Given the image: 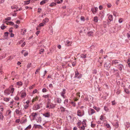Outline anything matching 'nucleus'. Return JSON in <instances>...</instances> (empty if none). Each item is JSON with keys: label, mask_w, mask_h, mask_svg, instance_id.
<instances>
[{"label": "nucleus", "mask_w": 130, "mask_h": 130, "mask_svg": "<svg viewBox=\"0 0 130 130\" xmlns=\"http://www.w3.org/2000/svg\"><path fill=\"white\" fill-rule=\"evenodd\" d=\"M16 23L17 24H19L20 23V22L19 20H17L16 21Z\"/></svg>", "instance_id": "obj_58"}, {"label": "nucleus", "mask_w": 130, "mask_h": 130, "mask_svg": "<svg viewBox=\"0 0 130 130\" xmlns=\"http://www.w3.org/2000/svg\"><path fill=\"white\" fill-rule=\"evenodd\" d=\"M123 21V19L122 18H120L119 19V22L120 23H121Z\"/></svg>", "instance_id": "obj_50"}, {"label": "nucleus", "mask_w": 130, "mask_h": 130, "mask_svg": "<svg viewBox=\"0 0 130 130\" xmlns=\"http://www.w3.org/2000/svg\"><path fill=\"white\" fill-rule=\"evenodd\" d=\"M98 8L97 7L95 8L92 9V11L94 14H95L97 11Z\"/></svg>", "instance_id": "obj_16"}, {"label": "nucleus", "mask_w": 130, "mask_h": 130, "mask_svg": "<svg viewBox=\"0 0 130 130\" xmlns=\"http://www.w3.org/2000/svg\"><path fill=\"white\" fill-rule=\"evenodd\" d=\"M43 98H47L49 97H51V96L50 94H48L47 95H43Z\"/></svg>", "instance_id": "obj_24"}, {"label": "nucleus", "mask_w": 130, "mask_h": 130, "mask_svg": "<svg viewBox=\"0 0 130 130\" xmlns=\"http://www.w3.org/2000/svg\"><path fill=\"white\" fill-rule=\"evenodd\" d=\"M86 125V124H85L84 125H81L80 126H78V127L79 128L80 130H85Z\"/></svg>", "instance_id": "obj_12"}, {"label": "nucleus", "mask_w": 130, "mask_h": 130, "mask_svg": "<svg viewBox=\"0 0 130 130\" xmlns=\"http://www.w3.org/2000/svg\"><path fill=\"white\" fill-rule=\"evenodd\" d=\"M25 44L26 43L25 42H24L23 43V44H22L21 46L22 47H23L24 46Z\"/></svg>", "instance_id": "obj_61"}, {"label": "nucleus", "mask_w": 130, "mask_h": 130, "mask_svg": "<svg viewBox=\"0 0 130 130\" xmlns=\"http://www.w3.org/2000/svg\"><path fill=\"white\" fill-rule=\"evenodd\" d=\"M123 67V65L121 64H119V70L120 71L122 69Z\"/></svg>", "instance_id": "obj_28"}, {"label": "nucleus", "mask_w": 130, "mask_h": 130, "mask_svg": "<svg viewBox=\"0 0 130 130\" xmlns=\"http://www.w3.org/2000/svg\"><path fill=\"white\" fill-rule=\"evenodd\" d=\"M72 44V42L69 41H67L65 44L66 45L69 46H71V44Z\"/></svg>", "instance_id": "obj_14"}, {"label": "nucleus", "mask_w": 130, "mask_h": 130, "mask_svg": "<svg viewBox=\"0 0 130 130\" xmlns=\"http://www.w3.org/2000/svg\"><path fill=\"white\" fill-rule=\"evenodd\" d=\"M31 127V126L30 125L26 128L25 129V130L29 129H30Z\"/></svg>", "instance_id": "obj_38"}, {"label": "nucleus", "mask_w": 130, "mask_h": 130, "mask_svg": "<svg viewBox=\"0 0 130 130\" xmlns=\"http://www.w3.org/2000/svg\"><path fill=\"white\" fill-rule=\"evenodd\" d=\"M4 118V116L3 113L1 111H0V120L3 121V120Z\"/></svg>", "instance_id": "obj_11"}, {"label": "nucleus", "mask_w": 130, "mask_h": 130, "mask_svg": "<svg viewBox=\"0 0 130 130\" xmlns=\"http://www.w3.org/2000/svg\"><path fill=\"white\" fill-rule=\"evenodd\" d=\"M116 127V128H118L119 127V125L118 123L116 122L115 124Z\"/></svg>", "instance_id": "obj_60"}, {"label": "nucleus", "mask_w": 130, "mask_h": 130, "mask_svg": "<svg viewBox=\"0 0 130 130\" xmlns=\"http://www.w3.org/2000/svg\"><path fill=\"white\" fill-rule=\"evenodd\" d=\"M9 32H7L5 33V36L6 37H7L8 36Z\"/></svg>", "instance_id": "obj_48"}, {"label": "nucleus", "mask_w": 130, "mask_h": 130, "mask_svg": "<svg viewBox=\"0 0 130 130\" xmlns=\"http://www.w3.org/2000/svg\"><path fill=\"white\" fill-rule=\"evenodd\" d=\"M6 23L7 25H13L14 24V23L12 22H7Z\"/></svg>", "instance_id": "obj_29"}, {"label": "nucleus", "mask_w": 130, "mask_h": 130, "mask_svg": "<svg viewBox=\"0 0 130 130\" xmlns=\"http://www.w3.org/2000/svg\"><path fill=\"white\" fill-rule=\"evenodd\" d=\"M48 1V0H44L40 2V4L41 5H43V4L47 2Z\"/></svg>", "instance_id": "obj_22"}, {"label": "nucleus", "mask_w": 130, "mask_h": 130, "mask_svg": "<svg viewBox=\"0 0 130 130\" xmlns=\"http://www.w3.org/2000/svg\"><path fill=\"white\" fill-rule=\"evenodd\" d=\"M79 94L80 93H76V97H75L74 98V100L75 101H76L78 100V99L79 98L80 96L79 95Z\"/></svg>", "instance_id": "obj_10"}, {"label": "nucleus", "mask_w": 130, "mask_h": 130, "mask_svg": "<svg viewBox=\"0 0 130 130\" xmlns=\"http://www.w3.org/2000/svg\"><path fill=\"white\" fill-rule=\"evenodd\" d=\"M56 3L54 2H52L49 5L50 6L52 7L53 6H55L56 5Z\"/></svg>", "instance_id": "obj_30"}, {"label": "nucleus", "mask_w": 130, "mask_h": 130, "mask_svg": "<svg viewBox=\"0 0 130 130\" xmlns=\"http://www.w3.org/2000/svg\"><path fill=\"white\" fill-rule=\"evenodd\" d=\"M33 109L35 110H37L40 108V106L38 104L34 105L33 107Z\"/></svg>", "instance_id": "obj_13"}, {"label": "nucleus", "mask_w": 130, "mask_h": 130, "mask_svg": "<svg viewBox=\"0 0 130 130\" xmlns=\"http://www.w3.org/2000/svg\"><path fill=\"white\" fill-rule=\"evenodd\" d=\"M93 108L96 110L97 112L99 111L100 110V108L99 107H97L96 106H94Z\"/></svg>", "instance_id": "obj_27"}, {"label": "nucleus", "mask_w": 130, "mask_h": 130, "mask_svg": "<svg viewBox=\"0 0 130 130\" xmlns=\"http://www.w3.org/2000/svg\"><path fill=\"white\" fill-rule=\"evenodd\" d=\"M66 90L64 89H63L62 91L60 93L61 95L64 98H65L66 97V96L64 95V94L66 93Z\"/></svg>", "instance_id": "obj_8"}, {"label": "nucleus", "mask_w": 130, "mask_h": 130, "mask_svg": "<svg viewBox=\"0 0 130 130\" xmlns=\"http://www.w3.org/2000/svg\"><path fill=\"white\" fill-rule=\"evenodd\" d=\"M29 100H27L26 102H25V103L26 104H25L24 105V108H23L24 110H25L27 109L29 106Z\"/></svg>", "instance_id": "obj_6"}, {"label": "nucleus", "mask_w": 130, "mask_h": 130, "mask_svg": "<svg viewBox=\"0 0 130 130\" xmlns=\"http://www.w3.org/2000/svg\"><path fill=\"white\" fill-rule=\"evenodd\" d=\"M38 99V97L37 96H36L32 100V103H33L36 101H37Z\"/></svg>", "instance_id": "obj_17"}, {"label": "nucleus", "mask_w": 130, "mask_h": 130, "mask_svg": "<svg viewBox=\"0 0 130 130\" xmlns=\"http://www.w3.org/2000/svg\"><path fill=\"white\" fill-rule=\"evenodd\" d=\"M19 97L17 96H16V97L15 98V100H18L19 99Z\"/></svg>", "instance_id": "obj_53"}, {"label": "nucleus", "mask_w": 130, "mask_h": 130, "mask_svg": "<svg viewBox=\"0 0 130 130\" xmlns=\"http://www.w3.org/2000/svg\"><path fill=\"white\" fill-rule=\"evenodd\" d=\"M37 115V114L36 113H33L31 114V116L34 117L33 118H34Z\"/></svg>", "instance_id": "obj_36"}, {"label": "nucleus", "mask_w": 130, "mask_h": 130, "mask_svg": "<svg viewBox=\"0 0 130 130\" xmlns=\"http://www.w3.org/2000/svg\"><path fill=\"white\" fill-rule=\"evenodd\" d=\"M88 35L89 36H91L93 35V32L91 31H90L89 32H88Z\"/></svg>", "instance_id": "obj_41"}, {"label": "nucleus", "mask_w": 130, "mask_h": 130, "mask_svg": "<svg viewBox=\"0 0 130 130\" xmlns=\"http://www.w3.org/2000/svg\"><path fill=\"white\" fill-rule=\"evenodd\" d=\"M10 98V97L8 98L5 97L4 98L3 100L6 102H8L9 101Z\"/></svg>", "instance_id": "obj_26"}, {"label": "nucleus", "mask_w": 130, "mask_h": 130, "mask_svg": "<svg viewBox=\"0 0 130 130\" xmlns=\"http://www.w3.org/2000/svg\"><path fill=\"white\" fill-rule=\"evenodd\" d=\"M40 70V68H39L38 69H37L36 71L35 72V74H37V73H38L39 71Z\"/></svg>", "instance_id": "obj_45"}, {"label": "nucleus", "mask_w": 130, "mask_h": 130, "mask_svg": "<svg viewBox=\"0 0 130 130\" xmlns=\"http://www.w3.org/2000/svg\"><path fill=\"white\" fill-rule=\"evenodd\" d=\"M104 110L106 111H107L108 110V108L106 107H105L104 108Z\"/></svg>", "instance_id": "obj_59"}, {"label": "nucleus", "mask_w": 130, "mask_h": 130, "mask_svg": "<svg viewBox=\"0 0 130 130\" xmlns=\"http://www.w3.org/2000/svg\"><path fill=\"white\" fill-rule=\"evenodd\" d=\"M31 67V63H29L28 64L27 66V68H29Z\"/></svg>", "instance_id": "obj_49"}, {"label": "nucleus", "mask_w": 130, "mask_h": 130, "mask_svg": "<svg viewBox=\"0 0 130 130\" xmlns=\"http://www.w3.org/2000/svg\"><path fill=\"white\" fill-rule=\"evenodd\" d=\"M108 19L110 21H112L113 20V17L112 15H110L108 17Z\"/></svg>", "instance_id": "obj_31"}, {"label": "nucleus", "mask_w": 130, "mask_h": 130, "mask_svg": "<svg viewBox=\"0 0 130 130\" xmlns=\"http://www.w3.org/2000/svg\"><path fill=\"white\" fill-rule=\"evenodd\" d=\"M15 112L17 114H18L20 113V111L18 109H17L15 111Z\"/></svg>", "instance_id": "obj_43"}, {"label": "nucleus", "mask_w": 130, "mask_h": 130, "mask_svg": "<svg viewBox=\"0 0 130 130\" xmlns=\"http://www.w3.org/2000/svg\"><path fill=\"white\" fill-rule=\"evenodd\" d=\"M95 126V124L93 123V122H91V126L92 127H94Z\"/></svg>", "instance_id": "obj_44"}, {"label": "nucleus", "mask_w": 130, "mask_h": 130, "mask_svg": "<svg viewBox=\"0 0 130 130\" xmlns=\"http://www.w3.org/2000/svg\"><path fill=\"white\" fill-rule=\"evenodd\" d=\"M46 89L45 88H44L42 89V91L43 92H46Z\"/></svg>", "instance_id": "obj_51"}, {"label": "nucleus", "mask_w": 130, "mask_h": 130, "mask_svg": "<svg viewBox=\"0 0 130 130\" xmlns=\"http://www.w3.org/2000/svg\"><path fill=\"white\" fill-rule=\"evenodd\" d=\"M21 53L22 54H24V56H27L28 54V52H27L25 51L24 50H22L21 52Z\"/></svg>", "instance_id": "obj_20"}, {"label": "nucleus", "mask_w": 130, "mask_h": 130, "mask_svg": "<svg viewBox=\"0 0 130 130\" xmlns=\"http://www.w3.org/2000/svg\"><path fill=\"white\" fill-rule=\"evenodd\" d=\"M17 85L20 86H22V83L21 82H17Z\"/></svg>", "instance_id": "obj_32"}, {"label": "nucleus", "mask_w": 130, "mask_h": 130, "mask_svg": "<svg viewBox=\"0 0 130 130\" xmlns=\"http://www.w3.org/2000/svg\"><path fill=\"white\" fill-rule=\"evenodd\" d=\"M56 104H53L51 102H47L46 105L45 106L46 108L48 109H54L56 106Z\"/></svg>", "instance_id": "obj_2"}, {"label": "nucleus", "mask_w": 130, "mask_h": 130, "mask_svg": "<svg viewBox=\"0 0 130 130\" xmlns=\"http://www.w3.org/2000/svg\"><path fill=\"white\" fill-rule=\"evenodd\" d=\"M118 63V61L117 60H115L114 61H112V63L113 64H116Z\"/></svg>", "instance_id": "obj_40"}, {"label": "nucleus", "mask_w": 130, "mask_h": 130, "mask_svg": "<svg viewBox=\"0 0 130 130\" xmlns=\"http://www.w3.org/2000/svg\"><path fill=\"white\" fill-rule=\"evenodd\" d=\"M14 88L12 86H10L8 89L4 91V93L6 95H9L10 93H13L14 91Z\"/></svg>", "instance_id": "obj_1"}, {"label": "nucleus", "mask_w": 130, "mask_h": 130, "mask_svg": "<svg viewBox=\"0 0 130 130\" xmlns=\"http://www.w3.org/2000/svg\"><path fill=\"white\" fill-rule=\"evenodd\" d=\"M57 101L58 103H61V99L60 98H57Z\"/></svg>", "instance_id": "obj_33"}, {"label": "nucleus", "mask_w": 130, "mask_h": 130, "mask_svg": "<svg viewBox=\"0 0 130 130\" xmlns=\"http://www.w3.org/2000/svg\"><path fill=\"white\" fill-rule=\"evenodd\" d=\"M11 19V18L10 17H9L6 18L5 19V20H7V21L10 20Z\"/></svg>", "instance_id": "obj_46"}, {"label": "nucleus", "mask_w": 130, "mask_h": 130, "mask_svg": "<svg viewBox=\"0 0 130 130\" xmlns=\"http://www.w3.org/2000/svg\"><path fill=\"white\" fill-rule=\"evenodd\" d=\"M55 3H57L58 4H60L61 3V2L59 0H55Z\"/></svg>", "instance_id": "obj_47"}, {"label": "nucleus", "mask_w": 130, "mask_h": 130, "mask_svg": "<svg viewBox=\"0 0 130 130\" xmlns=\"http://www.w3.org/2000/svg\"><path fill=\"white\" fill-rule=\"evenodd\" d=\"M21 93V97L22 98H25L26 96V93L25 92H23Z\"/></svg>", "instance_id": "obj_15"}, {"label": "nucleus", "mask_w": 130, "mask_h": 130, "mask_svg": "<svg viewBox=\"0 0 130 130\" xmlns=\"http://www.w3.org/2000/svg\"><path fill=\"white\" fill-rule=\"evenodd\" d=\"M75 77H77L79 75V74L77 71H75Z\"/></svg>", "instance_id": "obj_34"}, {"label": "nucleus", "mask_w": 130, "mask_h": 130, "mask_svg": "<svg viewBox=\"0 0 130 130\" xmlns=\"http://www.w3.org/2000/svg\"><path fill=\"white\" fill-rule=\"evenodd\" d=\"M11 111L10 110H7L5 113V116H8L9 117H11Z\"/></svg>", "instance_id": "obj_9"}, {"label": "nucleus", "mask_w": 130, "mask_h": 130, "mask_svg": "<svg viewBox=\"0 0 130 130\" xmlns=\"http://www.w3.org/2000/svg\"><path fill=\"white\" fill-rule=\"evenodd\" d=\"M127 38L129 39H130V35L128 33L127 34Z\"/></svg>", "instance_id": "obj_55"}, {"label": "nucleus", "mask_w": 130, "mask_h": 130, "mask_svg": "<svg viewBox=\"0 0 130 130\" xmlns=\"http://www.w3.org/2000/svg\"><path fill=\"white\" fill-rule=\"evenodd\" d=\"M44 49H41L40 50V54H41L44 52Z\"/></svg>", "instance_id": "obj_42"}, {"label": "nucleus", "mask_w": 130, "mask_h": 130, "mask_svg": "<svg viewBox=\"0 0 130 130\" xmlns=\"http://www.w3.org/2000/svg\"><path fill=\"white\" fill-rule=\"evenodd\" d=\"M11 8L12 9H16L17 7L15 6H12L11 7Z\"/></svg>", "instance_id": "obj_62"}, {"label": "nucleus", "mask_w": 130, "mask_h": 130, "mask_svg": "<svg viewBox=\"0 0 130 130\" xmlns=\"http://www.w3.org/2000/svg\"><path fill=\"white\" fill-rule=\"evenodd\" d=\"M95 111L94 109L90 108L88 110V112L89 115H92L95 113Z\"/></svg>", "instance_id": "obj_5"}, {"label": "nucleus", "mask_w": 130, "mask_h": 130, "mask_svg": "<svg viewBox=\"0 0 130 130\" xmlns=\"http://www.w3.org/2000/svg\"><path fill=\"white\" fill-rule=\"evenodd\" d=\"M77 125H78L77 126H78H78H80L81 125H83V124H81V123L80 122H78L77 123Z\"/></svg>", "instance_id": "obj_52"}, {"label": "nucleus", "mask_w": 130, "mask_h": 130, "mask_svg": "<svg viewBox=\"0 0 130 130\" xmlns=\"http://www.w3.org/2000/svg\"><path fill=\"white\" fill-rule=\"evenodd\" d=\"M48 21V19L47 18H46L45 19H44L42 21V23L44 24L47 22Z\"/></svg>", "instance_id": "obj_25"}, {"label": "nucleus", "mask_w": 130, "mask_h": 130, "mask_svg": "<svg viewBox=\"0 0 130 130\" xmlns=\"http://www.w3.org/2000/svg\"><path fill=\"white\" fill-rule=\"evenodd\" d=\"M105 119V117L103 115H101V116L100 119L101 120H103Z\"/></svg>", "instance_id": "obj_37"}, {"label": "nucleus", "mask_w": 130, "mask_h": 130, "mask_svg": "<svg viewBox=\"0 0 130 130\" xmlns=\"http://www.w3.org/2000/svg\"><path fill=\"white\" fill-rule=\"evenodd\" d=\"M4 2V0H0V4L3 3Z\"/></svg>", "instance_id": "obj_64"}, {"label": "nucleus", "mask_w": 130, "mask_h": 130, "mask_svg": "<svg viewBox=\"0 0 130 130\" xmlns=\"http://www.w3.org/2000/svg\"><path fill=\"white\" fill-rule=\"evenodd\" d=\"M26 29H22L21 30V34L22 35H24L26 33Z\"/></svg>", "instance_id": "obj_19"}, {"label": "nucleus", "mask_w": 130, "mask_h": 130, "mask_svg": "<svg viewBox=\"0 0 130 130\" xmlns=\"http://www.w3.org/2000/svg\"><path fill=\"white\" fill-rule=\"evenodd\" d=\"M84 114V111L83 110L82 111L80 110H78L77 112V115L78 116L82 117Z\"/></svg>", "instance_id": "obj_3"}, {"label": "nucleus", "mask_w": 130, "mask_h": 130, "mask_svg": "<svg viewBox=\"0 0 130 130\" xmlns=\"http://www.w3.org/2000/svg\"><path fill=\"white\" fill-rule=\"evenodd\" d=\"M86 57L87 54H82L80 55V57L82 58H85Z\"/></svg>", "instance_id": "obj_23"}, {"label": "nucleus", "mask_w": 130, "mask_h": 130, "mask_svg": "<svg viewBox=\"0 0 130 130\" xmlns=\"http://www.w3.org/2000/svg\"><path fill=\"white\" fill-rule=\"evenodd\" d=\"M34 126L35 128H40L41 129H42L43 128L40 125L35 124L34 125Z\"/></svg>", "instance_id": "obj_18"}, {"label": "nucleus", "mask_w": 130, "mask_h": 130, "mask_svg": "<svg viewBox=\"0 0 130 130\" xmlns=\"http://www.w3.org/2000/svg\"><path fill=\"white\" fill-rule=\"evenodd\" d=\"M43 116L45 117L49 118L51 116L50 113L49 112H45L42 114Z\"/></svg>", "instance_id": "obj_4"}, {"label": "nucleus", "mask_w": 130, "mask_h": 130, "mask_svg": "<svg viewBox=\"0 0 130 130\" xmlns=\"http://www.w3.org/2000/svg\"><path fill=\"white\" fill-rule=\"evenodd\" d=\"M60 109L62 112H64L65 110V108L63 107H61Z\"/></svg>", "instance_id": "obj_35"}, {"label": "nucleus", "mask_w": 130, "mask_h": 130, "mask_svg": "<svg viewBox=\"0 0 130 130\" xmlns=\"http://www.w3.org/2000/svg\"><path fill=\"white\" fill-rule=\"evenodd\" d=\"M111 6V5L110 4H107V7L108 8H110Z\"/></svg>", "instance_id": "obj_57"}, {"label": "nucleus", "mask_w": 130, "mask_h": 130, "mask_svg": "<svg viewBox=\"0 0 130 130\" xmlns=\"http://www.w3.org/2000/svg\"><path fill=\"white\" fill-rule=\"evenodd\" d=\"M6 27L5 26H2L1 27V29H2V30H4L6 28Z\"/></svg>", "instance_id": "obj_56"}, {"label": "nucleus", "mask_w": 130, "mask_h": 130, "mask_svg": "<svg viewBox=\"0 0 130 130\" xmlns=\"http://www.w3.org/2000/svg\"><path fill=\"white\" fill-rule=\"evenodd\" d=\"M98 19L97 16L94 17L93 18V21L95 22H97L98 21Z\"/></svg>", "instance_id": "obj_21"}, {"label": "nucleus", "mask_w": 130, "mask_h": 130, "mask_svg": "<svg viewBox=\"0 0 130 130\" xmlns=\"http://www.w3.org/2000/svg\"><path fill=\"white\" fill-rule=\"evenodd\" d=\"M125 125L127 128H128L130 126L129 123L128 122H126V123Z\"/></svg>", "instance_id": "obj_39"}, {"label": "nucleus", "mask_w": 130, "mask_h": 130, "mask_svg": "<svg viewBox=\"0 0 130 130\" xmlns=\"http://www.w3.org/2000/svg\"><path fill=\"white\" fill-rule=\"evenodd\" d=\"M104 13L102 11H101L100 12V13L99 14L98 16L101 19H102L104 17Z\"/></svg>", "instance_id": "obj_7"}, {"label": "nucleus", "mask_w": 130, "mask_h": 130, "mask_svg": "<svg viewBox=\"0 0 130 130\" xmlns=\"http://www.w3.org/2000/svg\"><path fill=\"white\" fill-rule=\"evenodd\" d=\"M37 92V89H35V90H34L32 92V93L35 94Z\"/></svg>", "instance_id": "obj_54"}, {"label": "nucleus", "mask_w": 130, "mask_h": 130, "mask_svg": "<svg viewBox=\"0 0 130 130\" xmlns=\"http://www.w3.org/2000/svg\"><path fill=\"white\" fill-rule=\"evenodd\" d=\"M113 15L114 16H116L117 15V13L116 12L114 11L113 12Z\"/></svg>", "instance_id": "obj_63"}]
</instances>
